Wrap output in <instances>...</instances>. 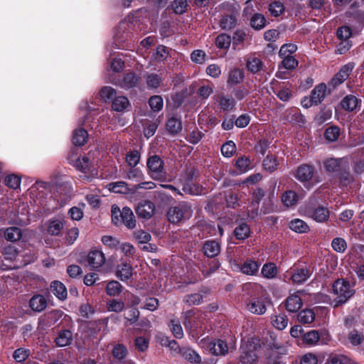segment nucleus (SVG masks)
I'll list each match as a JSON object with an SVG mask.
<instances>
[{
  "mask_svg": "<svg viewBox=\"0 0 364 364\" xmlns=\"http://www.w3.org/2000/svg\"><path fill=\"white\" fill-rule=\"evenodd\" d=\"M204 317L198 311L191 310L184 314L183 325L193 339L198 338L203 330Z\"/></svg>",
  "mask_w": 364,
  "mask_h": 364,
  "instance_id": "f257e3e1",
  "label": "nucleus"
},
{
  "mask_svg": "<svg viewBox=\"0 0 364 364\" xmlns=\"http://www.w3.org/2000/svg\"><path fill=\"white\" fill-rule=\"evenodd\" d=\"M191 206L185 202L180 203L169 208L167 218L172 223H180L188 220L192 216Z\"/></svg>",
  "mask_w": 364,
  "mask_h": 364,
  "instance_id": "f03ea898",
  "label": "nucleus"
},
{
  "mask_svg": "<svg viewBox=\"0 0 364 364\" xmlns=\"http://www.w3.org/2000/svg\"><path fill=\"white\" fill-rule=\"evenodd\" d=\"M333 291L334 294L336 295V306L345 303L355 293L354 289L350 287L348 282L344 279L336 280L333 284Z\"/></svg>",
  "mask_w": 364,
  "mask_h": 364,
  "instance_id": "7ed1b4c3",
  "label": "nucleus"
},
{
  "mask_svg": "<svg viewBox=\"0 0 364 364\" xmlns=\"http://www.w3.org/2000/svg\"><path fill=\"white\" fill-rule=\"evenodd\" d=\"M147 168L150 176L154 180L163 181L166 175L164 171V161L156 155L150 156L147 160Z\"/></svg>",
  "mask_w": 364,
  "mask_h": 364,
  "instance_id": "20e7f679",
  "label": "nucleus"
},
{
  "mask_svg": "<svg viewBox=\"0 0 364 364\" xmlns=\"http://www.w3.org/2000/svg\"><path fill=\"white\" fill-rule=\"evenodd\" d=\"M75 166L77 169L85 174V177L86 178L95 177L98 174L95 167V161L90 154L79 159L76 161Z\"/></svg>",
  "mask_w": 364,
  "mask_h": 364,
  "instance_id": "39448f33",
  "label": "nucleus"
},
{
  "mask_svg": "<svg viewBox=\"0 0 364 364\" xmlns=\"http://www.w3.org/2000/svg\"><path fill=\"white\" fill-rule=\"evenodd\" d=\"M270 303L267 296L253 298L247 304V309L252 314L262 315L266 312V304Z\"/></svg>",
  "mask_w": 364,
  "mask_h": 364,
  "instance_id": "423d86ee",
  "label": "nucleus"
},
{
  "mask_svg": "<svg viewBox=\"0 0 364 364\" xmlns=\"http://www.w3.org/2000/svg\"><path fill=\"white\" fill-rule=\"evenodd\" d=\"M105 254L99 250H92L87 256L88 266L92 269H97L105 263Z\"/></svg>",
  "mask_w": 364,
  "mask_h": 364,
  "instance_id": "0eeeda50",
  "label": "nucleus"
},
{
  "mask_svg": "<svg viewBox=\"0 0 364 364\" xmlns=\"http://www.w3.org/2000/svg\"><path fill=\"white\" fill-rule=\"evenodd\" d=\"M255 347L250 341L241 346L240 361L245 364H254L257 358L255 352Z\"/></svg>",
  "mask_w": 364,
  "mask_h": 364,
  "instance_id": "6e6552de",
  "label": "nucleus"
},
{
  "mask_svg": "<svg viewBox=\"0 0 364 364\" xmlns=\"http://www.w3.org/2000/svg\"><path fill=\"white\" fill-rule=\"evenodd\" d=\"M303 302L299 292L291 294L285 300V307L289 312H296L302 306Z\"/></svg>",
  "mask_w": 364,
  "mask_h": 364,
  "instance_id": "1a4fd4ad",
  "label": "nucleus"
},
{
  "mask_svg": "<svg viewBox=\"0 0 364 364\" xmlns=\"http://www.w3.org/2000/svg\"><path fill=\"white\" fill-rule=\"evenodd\" d=\"M154 210V204L148 200L140 203L136 208V212L139 217L146 219L150 218L153 215Z\"/></svg>",
  "mask_w": 364,
  "mask_h": 364,
  "instance_id": "9d476101",
  "label": "nucleus"
},
{
  "mask_svg": "<svg viewBox=\"0 0 364 364\" xmlns=\"http://www.w3.org/2000/svg\"><path fill=\"white\" fill-rule=\"evenodd\" d=\"M306 215L315 221L322 223L328 218L329 211L326 208L318 207L315 209L307 210Z\"/></svg>",
  "mask_w": 364,
  "mask_h": 364,
  "instance_id": "9b49d317",
  "label": "nucleus"
},
{
  "mask_svg": "<svg viewBox=\"0 0 364 364\" xmlns=\"http://www.w3.org/2000/svg\"><path fill=\"white\" fill-rule=\"evenodd\" d=\"M354 66L355 65L353 63H349L345 65L332 79V84L336 86L345 81L352 72Z\"/></svg>",
  "mask_w": 364,
  "mask_h": 364,
  "instance_id": "f8f14e48",
  "label": "nucleus"
},
{
  "mask_svg": "<svg viewBox=\"0 0 364 364\" xmlns=\"http://www.w3.org/2000/svg\"><path fill=\"white\" fill-rule=\"evenodd\" d=\"M65 221L63 218H53L48 223L47 232L51 235H59L64 227Z\"/></svg>",
  "mask_w": 364,
  "mask_h": 364,
  "instance_id": "ddd939ff",
  "label": "nucleus"
},
{
  "mask_svg": "<svg viewBox=\"0 0 364 364\" xmlns=\"http://www.w3.org/2000/svg\"><path fill=\"white\" fill-rule=\"evenodd\" d=\"M311 271L307 268H301L294 270L291 274L290 279L294 284H301L306 281L311 276Z\"/></svg>",
  "mask_w": 364,
  "mask_h": 364,
  "instance_id": "4468645a",
  "label": "nucleus"
},
{
  "mask_svg": "<svg viewBox=\"0 0 364 364\" xmlns=\"http://www.w3.org/2000/svg\"><path fill=\"white\" fill-rule=\"evenodd\" d=\"M314 174V169L309 165L300 166L295 174V177L301 182L309 181Z\"/></svg>",
  "mask_w": 364,
  "mask_h": 364,
  "instance_id": "2eb2a0df",
  "label": "nucleus"
},
{
  "mask_svg": "<svg viewBox=\"0 0 364 364\" xmlns=\"http://www.w3.org/2000/svg\"><path fill=\"white\" fill-rule=\"evenodd\" d=\"M209 350L214 355H222L228 353V347L223 341L216 340L209 343Z\"/></svg>",
  "mask_w": 364,
  "mask_h": 364,
  "instance_id": "dca6fc26",
  "label": "nucleus"
},
{
  "mask_svg": "<svg viewBox=\"0 0 364 364\" xmlns=\"http://www.w3.org/2000/svg\"><path fill=\"white\" fill-rule=\"evenodd\" d=\"M109 191L122 194H132V187H129L128 184L124 181H117L110 183L107 185Z\"/></svg>",
  "mask_w": 364,
  "mask_h": 364,
  "instance_id": "f3484780",
  "label": "nucleus"
},
{
  "mask_svg": "<svg viewBox=\"0 0 364 364\" xmlns=\"http://www.w3.org/2000/svg\"><path fill=\"white\" fill-rule=\"evenodd\" d=\"M123 223L127 228L133 229L136 226V220L132 210L128 208H122L121 224Z\"/></svg>",
  "mask_w": 364,
  "mask_h": 364,
  "instance_id": "a211bd4d",
  "label": "nucleus"
},
{
  "mask_svg": "<svg viewBox=\"0 0 364 364\" xmlns=\"http://www.w3.org/2000/svg\"><path fill=\"white\" fill-rule=\"evenodd\" d=\"M220 251L219 243L215 240L206 241L203 245L204 254L208 257L217 256Z\"/></svg>",
  "mask_w": 364,
  "mask_h": 364,
  "instance_id": "6ab92c4d",
  "label": "nucleus"
},
{
  "mask_svg": "<svg viewBox=\"0 0 364 364\" xmlns=\"http://www.w3.org/2000/svg\"><path fill=\"white\" fill-rule=\"evenodd\" d=\"M135 25L134 24V16H129L123 21H122L118 28L117 33H115V37L118 39L123 36L124 33L127 30L134 29Z\"/></svg>",
  "mask_w": 364,
  "mask_h": 364,
  "instance_id": "aec40b11",
  "label": "nucleus"
},
{
  "mask_svg": "<svg viewBox=\"0 0 364 364\" xmlns=\"http://www.w3.org/2000/svg\"><path fill=\"white\" fill-rule=\"evenodd\" d=\"M132 275V267L126 263L123 262L118 264L116 269V276L122 281L129 279Z\"/></svg>",
  "mask_w": 364,
  "mask_h": 364,
  "instance_id": "412c9836",
  "label": "nucleus"
},
{
  "mask_svg": "<svg viewBox=\"0 0 364 364\" xmlns=\"http://www.w3.org/2000/svg\"><path fill=\"white\" fill-rule=\"evenodd\" d=\"M50 291L60 300H64L67 298V289L65 287V285L60 282H53L50 284Z\"/></svg>",
  "mask_w": 364,
  "mask_h": 364,
  "instance_id": "4be33fe9",
  "label": "nucleus"
},
{
  "mask_svg": "<svg viewBox=\"0 0 364 364\" xmlns=\"http://www.w3.org/2000/svg\"><path fill=\"white\" fill-rule=\"evenodd\" d=\"M29 305L32 310L40 312L46 308L47 301L43 296L35 295L31 299Z\"/></svg>",
  "mask_w": 364,
  "mask_h": 364,
  "instance_id": "5701e85b",
  "label": "nucleus"
},
{
  "mask_svg": "<svg viewBox=\"0 0 364 364\" xmlns=\"http://www.w3.org/2000/svg\"><path fill=\"white\" fill-rule=\"evenodd\" d=\"M264 195V191L261 189L257 190L254 193L252 201L250 207L251 209L248 210L249 217L255 218L257 215L258 205Z\"/></svg>",
  "mask_w": 364,
  "mask_h": 364,
  "instance_id": "b1692460",
  "label": "nucleus"
},
{
  "mask_svg": "<svg viewBox=\"0 0 364 364\" xmlns=\"http://www.w3.org/2000/svg\"><path fill=\"white\" fill-rule=\"evenodd\" d=\"M326 87L325 84H319L311 93V100L312 102L317 105L320 103L325 97Z\"/></svg>",
  "mask_w": 364,
  "mask_h": 364,
  "instance_id": "393cba45",
  "label": "nucleus"
},
{
  "mask_svg": "<svg viewBox=\"0 0 364 364\" xmlns=\"http://www.w3.org/2000/svg\"><path fill=\"white\" fill-rule=\"evenodd\" d=\"M247 68V70L252 73H257L259 72L262 67L263 63L260 58L258 57H256L255 55H251L248 57L246 63Z\"/></svg>",
  "mask_w": 364,
  "mask_h": 364,
  "instance_id": "a878e982",
  "label": "nucleus"
},
{
  "mask_svg": "<svg viewBox=\"0 0 364 364\" xmlns=\"http://www.w3.org/2000/svg\"><path fill=\"white\" fill-rule=\"evenodd\" d=\"M258 270L259 264L252 259H247L240 267V271L247 275H255Z\"/></svg>",
  "mask_w": 364,
  "mask_h": 364,
  "instance_id": "bb28decb",
  "label": "nucleus"
},
{
  "mask_svg": "<svg viewBox=\"0 0 364 364\" xmlns=\"http://www.w3.org/2000/svg\"><path fill=\"white\" fill-rule=\"evenodd\" d=\"M87 138L88 134L85 129L81 128L76 129L73 132V143L75 146H82L87 142Z\"/></svg>",
  "mask_w": 364,
  "mask_h": 364,
  "instance_id": "cd10ccee",
  "label": "nucleus"
},
{
  "mask_svg": "<svg viewBox=\"0 0 364 364\" xmlns=\"http://www.w3.org/2000/svg\"><path fill=\"white\" fill-rule=\"evenodd\" d=\"M73 341V334L68 330L62 331L55 338V343L58 346L65 347L71 343Z\"/></svg>",
  "mask_w": 364,
  "mask_h": 364,
  "instance_id": "c85d7f7f",
  "label": "nucleus"
},
{
  "mask_svg": "<svg viewBox=\"0 0 364 364\" xmlns=\"http://www.w3.org/2000/svg\"><path fill=\"white\" fill-rule=\"evenodd\" d=\"M139 81V77L134 73H130L125 75L123 80L119 83V86L124 89H129L136 86Z\"/></svg>",
  "mask_w": 364,
  "mask_h": 364,
  "instance_id": "c756f323",
  "label": "nucleus"
},
{
  "mask_svg": "<svg viewBox=\"0 0 364 364\" xmlns=\"http://www.w3.org/2000/svg\"><path fill=\"white\" fill-rule=\"evenodd\" d=\"M299 200V196L292 191H286L282 196V201L286 207L295 205Z\"/></svg>",
  "mask_w": 364,
  "mask_h": 364,
  "instance_id": "7c9ffc66",
  "label": "nucleus"
},
{
  "mask_svg": "<svg viewBox=\"0 0 364 364\" xmlns=\"http://www.w3.org/2000/svg\"><path fill=\"white\" fill-rule=\"evenodd\" d=\"M244 79V72L239 68L232 70L228 75V84L234 85L241 82Z\"/></svg>",
  "mask_w": 364,
  "mask_h": 364,
  "instance_id": "2f4dec72",
  "label": "nucleus"
},
{
  "mask_svg": "<svg viewBox=\"0 0 364 364\" xmlns=\"http://www.w3.org/2000/svg\"><path fill=\"white\" fill-rule=\"evenodd\" d=\"M129 105L128 99L124 96L114 97L112 101V108L117 112H122Z\"/></svg>",
  "mask_w": 364,
  "mask_h": 364,
  "instance_id": "473e14b6",
  "label": "nucleus"
},
{
  "mask_svg": "<svg viewBox=\"0 0 364 364\" xmlns=\"http://www.w3.org/2000/svg\"><path fill=\"white\" fill-rule=\"evenodd\" d=\"M358 102V100L355 96L348 95L343 99L341 105L344 109L353 111L357 107Z\"/></svg>",
  "mask_w": 364,
  "mask_h": 364,
  "instance_id": "72a5a7b5",
  "label": "nucleus"
},
{
  "mask_svg": "<svg viewBox=\"0 0 364 364\" xmlns=\"http://www.w3.org/2000/svg\"><path fill=\"white\" fill-rule=\"evenodd\" d=\"M289 319L284 314L275 315L272 317V325L279 330L284 329L288 325Z\"/></svg>",
  "mask_w": 364,
  "mask_h": 364,
  "instance_id": "f704fd0d",
  "label": "nucleus"
},
{
  "mask_svg": "<svg viewBox=\"0 0 364 364\" xmlns=\"http://www.w3.org/2000/svg\"><path fill=\"white\" fill-rule=\"evenodd\" d=\"M21 230L16 227L9 228L4 232V237L8 241L15 242L21 239Z\"/></svg>",
  "mask_w": 364,
  "mask_h": 364,
  "instance_id": "c9c22d12",
  "label": "nucleus"
},
{
  "mask_svg": "<svg viewBox=\"0 0 364 364\" xmlns=\"http://www.w3.org/2000/svg\"><path fill=\"white\" fill-rule=\"evenodd\" d=\"M289 228L293 231L299 233L306 232L309 229V225L304 220L300 219L291 220L289 224Z\"/></svg>",
  "mask_w": 364,
  "mask_h": 364,
  "instance_id": "e433bc0d",
  "label": "nucleus"
},
{
  "mask_svg": "<svg viewBox=\"0 0 364 364\" xmlns=\"http://www.w3.org/2000/svg\"><path fill=\"white\" fill-rule=\"evenodd\" d=\"M166 129L169 133L176 134L182 129L181 122L178 119L171 117L166 123Z\"/></svg>",
  "mask_w": 364,
  "mask_h": 364,
  "instance_id": "4c0bfd02",
  "label": "nucleus"
},
{
  "mask_svg": "<svg viewBox=\"0 0 364 364\" xmlns=\"http://www.w3.org/2000/svg\"><path fill=\"white\" fill-rule=\"evenodd\" d=\"M99 95L100 98L105 102L113 101L116 96V90L110 86H105L100 90Z\"/></svg>",
  "mask_w": 364,
  "mask_h": 364,
  "instance_id": "58836bf2",
  "label": "nucleus"
},
{
  "mask_svg": "<svg viewBox=\"0 0 364 364\" xmlns=\"http://www.w3.org/2000/svg\"><path fill=\"white\" fill-rule=\"evenodd\" d=\"M250 229L246 223H241L235 229V235L238 240H245L249 237Z\"/></svg>",
  "mask_w": 364,
  "mask_h": 364,
  "instance_id": "ea45409f",
  "label": "nucleus"
},
{
  "mask_svg": "<svg viewBox=\"0 0 364 364\" xmlns=\"http://www.w3.org/2000/svg\"><path fill=\"white\" fill-rule=\"evenodd\" d=\"M261 273L267 279H273L277 273V269L274 264L267 263L262 267Z\"/></svg>",
  "mask_w": 364,
  "mask_h": 364,
  "instance_id": "a19ab883",
  "label": "nucleus"
},
{
  "mask_svg": "<svg viewBox=\"0 0 364 364\" xmlns=\"http://www.w3.org/2000/svg\"><path fill=\"white\" fill-rule=\"evenodd\" d=\"M315 319V314L311 309H304L298 314V320L303 323H310Z\"/></svg>",
  "mask_w": 364,
  "mask_h": 364,
  "instance_id": "79ce46f5",
  "label": "nucleus"
},
{
  "mask_svg": "<svg viewBox=\"0 0 364 364\" xmlns=\"http://www.w3.org/2000/svg\"><path fill=\"white\" fill-rule=\"evenodd\" d=\"M251 26L256 30H261L266 25V18L260 14H255L250 21Z\"/></svg>",
  "mask_w": 364,
  "mask_h": 364,
  "instance_id": "37998d69",
  "label": "nucleus"
},
{
  "mask_svg": "<svg viewBox=\"0 0 364 364\" xmlns=\"http://www.w3.org/2000/svg\"><path fill=\"white\" fill-rule=\"evenodd\" d=\"M1 253L6 260L14 261L18 256V250L14 246L8 245L3 248Z\"/></svg>",
  "mask_w": 364,
  "mask_h": 364,
  "instance_id": "c03bdc74",
  "label": "nucleus"
},
{
  "mask_svg": "<svg viewBox=\"0 0 364 364\" xmlns=\"http://www.w3.org/2000/svg\"><path fill=\"white\" fill-rule=\"evenodd\" d=\"M320 338L319 333L316 330H312L306 333L303 336V341L305 343L309 346L316 344Z\"/></svg>",
  "mask_w": 364,
  "mask_h": 364,
  "instance_id": "a18cd8bd",
  "label": "nucleus"
},
{
  "mask_svg": "<svg viewBox=\"0 0 364 364\" xmlns=\"http://www.w3.org/2000/svg\"><path fill=\"white\" fill-rule=\"evenodd\" d=\"M149 104L153 111L159 112L164 106L163 98L159 95H154L150 97Z\"/></svg>",
  "mask_w": 364,
  "mask_h": 364,
  "instance_id": "49530a36",
  "label": "nucleus"
},
{
  "mask_svg": "<svg viewBox=\"0 0 364 364\" xmlns=\"http://www.w3.org/2000/svg\"><path fill=\"white\" fill-rule=\"evenodd\" d=\"M169 327L173 335L176 338H182L183 337V328L178 320H171L170 321Z\"/></svg>",
  "mask_w": 364,
  "mask_h": 364,
  "instance_id": "de8ad7c7",
  "label": "nucleus"
},
{
  "mask_svg": "<svg viewBox=\"0 0 364 364\" xmlns=\"http://www.w3.org/2000/svg\"><path fill=\"white\" fill-rule=\"evenodd\" d=\"M237 23L236 18L231 16H225L220 21V26L223 29L230 30L235 26Z\"/></svg>",
  "mask_w": 364,
  "mask_h": 364,
  "instance_id": "09e8293b",
  "label": "nucleus"
},
{
  "mask_svg": "<svg viewBox=\"0 0 364 364\" xmlns=\"http://www.w3.org/2000/svg\"><path fill=\"white\" fill-rule=\"evenodd\" d=\"M30 354L31 351L29 349L20 348L14 352L13 357L16 361L21 363L26 360Z\"/></svg>",
  "mask_w": 364,
  "mask_h": 364,
  "instance_id": "8fccbe9b",
  "label": "nucleus"
},
{
  "mask_svg": "<svg viewBox=\"0 0 364 364\" xmlns=\"http://www.w3.org/2000/svg\"><path fill=\"white\" fill-rule=\"evenodd\" d=\"M236 166L240 172H246L252 167L250 159L246 156L239 158L236 161Z\"/></svg>",
  "mask_w": 364,
  "mask_h": 364,
  "instance_id": "3c124183",
  "label": "nucleus"
},
{
  "mask_svg": "<svg viewBox=\"0 0 364 364\" xmlns=\"http://www.w3.org/2000/svg\"><path fill=\"white\" fill-rule=\"evenodd\" d=\"M297 50V46L293 43H288L282 46L279 55V57L292 56L291 54Z\"/></svg>",
  "mask_w": 364,
  "mask_h": 364,
  "instance_id": "603ef678",
  "label": "nucleus"
},
{
  "mask_svg": "<svg viewBox=\"0 0 364 364\" xmlns=\"http://www.w3.org/2000/svg\"><path fill=\"white\" fill-rule=\"evenodd\" d=\"M230 43V37L225 33L220 34L215 40L217 47L223 49L228 48Z\"/></svg>",
  "mask_w": 364,
  "mask_h": 364,
  "instance_id": "864d4df0",
  "label": "nucleus"
},
{
  "mask_svg": "<svg viewBox=\"0 0 364 364\" xmlns=\"http://www.w3.org/2000/svg\"><path fill=\"white\" fill-rule=\"evenodd\" d=\"M168 55V52L164 46H159L152 55L153 60L156 61H162Z\"/></svg>",
  "mask_w": 364,
  "mask_h": 364,
  "instance_id": "5fc2aeb1",
  "label": "nucleus"
},
{
  "mask_svg": "<svg viewBox=\"0 0 364 364\" xmlns=\"http://www.w3.org/2000/svg\"><path fill=\"white\" fill-rule=\"evenodd\" d=\"M185 193L191 195H200L203 193L202 187L192 182L187 183L183 188Z\"/></svg>",
  "mask_w": 364,
  "mask_h": 364,
  "instance_id": "6e6d98bb",
  "label": "nucleus"
},
{
  "mask_svg": "<svg viewBox=\"0 0 364 364\" xmlns=\"http://www.w3.org/2000/svg\"><path fill=\"white\" fill-rule=\"evenodd\" d=\"M121 284L117 281H111L107 284L106 291L109 296L118 295L121 291Z\"/></svg>",
  "mask_w": 364,
  "mask_h": 364,
  "instance_id": "4d7b16f0",
  "label": "nucleus"
},
{
  "mask_svg": "<svg viewBox=\"0 0 364 364\" xmlns=\"http://www.w3.org/2000/svg\"><path fill=\"white\" fill-rule=\"evenodd\" d=\"M146 81L149 88H157L161 84V78L157 74H149L146 77Z\"/></svg>",
  "mask_w": 364,
  "mask_h": 364,
  "instance_id": "13d9d810",
  "label": "nucleus"
},
{
  "mask_svg": "<svg viewBox=\"0 0 364 364\" xmlns=\"http://www.w3.org/2000/svg\"><path fill=\"white\" fill-rule=\"evenodd\" d=\"M269 11L272 16L277 17L284 12V6L281 2L275 1L269 4Z\"/></svg>",
  "mask_w": 364,
  "mask_h": 364,
  "instance_id": "bf43d9fd",
  "label": "nucleus"
},
{
  "mask_svg": "<svg viewBox=\"0 0 364 364\" xmlns=\"http://www.w3.org/2000/svg\"><path fill=\"white\" fill-rule=\"evenodd\" d=\"M140 154L137 151H129L126 156V161L131 167H135L139 162Z\"/></svg>",
  "mask_w": 364,
  "mask_h": 364,
  "instance_id": "052dcab7",
  "label": "nucleus"
},
{
  "mask_svg": "<svg viewBox=\"0 0 364 364\" xmlns=\"http://www.w3.org/2000/svg\"><path fill=\"white\" fill-rule=\"evenodd\" d=\"M236 146L233 141H229L221 147V153L225 157H230L235 152Z\"/></svg>",
  "mask_w": 364,
  "mask_h": 364,
  "instance_id": "680f3d73",
  "label": "nucleus"
},
{
  "mask_svg": "<svg viewBox=\"0 0 364 364\" xmlns=\"http://www.w3.org/2000/svg\"><path fill=\"white\" fill-rule=\"evenodd\" d=\"M4 183L11 188L16 189L20 186L21 179L17 176L11 174L5 178Z\"/></svg>",
  "mask_w": 364,
  "mask_h": 364,
  "instance_id": "e2e57ef3",
  "label": "nucleus"
},
{
  "mask_svg": "<svg viewBox=\"0 0 364 364\" xmlns=\"http://www.w3.org/2000/svg\"><path fill=\"white\" fill-rule=\"evenodd\" d=\"M126 178L129 180L140 181L144 178V175L140 169L132 167L127 172Z\"/></svg>",
  "mask_w": 364,
  "mask_h": 364,
  "instance_id": "0e129e2a",
  "label": "nucleus"
},
{
  "mask_svg": "<svg viewBox=\"0 0 364 364\" xmlns=\"http://www.w3.org/2000/svg\"><path fill=\"white\" fill-rule=\"evenodd\" d=\"M325 169L328 172L337 171L340 166V160L336 159H328L323 162Z\"/></svg>",
  "mask_w": 364,
  "mask_h": 364,
  "instance_id": "69168bd1",
  "label": "nucleus"
},
{
  "mask_svg": "<svg viewBox=\"0 0 364 364\" xmlns=\"http://www.w3.org/2000/svg\"><path fill=\"white\" fill-rule=\"evenodd\" d=\"M340 134V130L337 127H331L326 129L325 132V138L329 141H336Z\"/></svg>",
  "mask_w": 364,
  "mask_h": 364,
  "instance_id": "338daca9",
  "label": "nucleus"
},
{
  "mask_svg": "<svg viewBox=\"0 0 364 364\" xmlns=\"http://www.w3.org/2000/svg\"><path fill=\"white\" fill-rule=\"evenodd\" d=\"M348 358L343 355H331L327 359L326 364H347Z\"/></svg>",
  "mask_w": 364,
  "mask_h": 364,
  "instance_id": "774afa93",
  "label": "nucleus"
}]
</instances>
